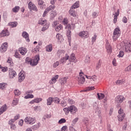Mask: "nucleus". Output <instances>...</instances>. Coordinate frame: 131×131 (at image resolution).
Wrapping results in <instances>:
<instances>
[{"label": "nucleus", "instance_id": "obj_1", "mask_svg": "<svg viewBox=\"0 0 131 131\" xmlns=\"http://www.w3.org/2000/svg\"><path fill=\"white\" fill-rule=\"evenodd\" d=\"M119 36H120V30L119 29V27H117V28L115 29L114 30L113 40L114 41L117 40Z\"/></svg>", "mask_w": 131, "mask_h": 131}, {"label": "nucleus", "instance_id": "obj_2", "mask_svg": "<svg viewBox=\"0 0 131 131\" xmlns=\"http://www.w3.org/2000/svg\"><path fill=\"white\" fill-rule=\"evenodd\" d=\"M25 122L27 124H33L35 123V118H32L31 117H27L24 119Z\"/></svg>", "mask_w": 131, "mask_h": 131}, {"label": "nucleus", "instance_id": "obj_3", "mask_svg": "<svg viewBox=\"0 0 131 131\" xmlns=\"http://www.w3.org/2000/svg\"><path fill=\"white\" fill-rule=\"evenodd\" d=\"M54 9H55V5L50 6L44 11L43 15H42V17H46V15H47V13H49V12H50V11L54 10Z\"/></svg>", "mask_w": 131, "mask_h": 131}, {"label": "nucleus", "instance_id": "obj_4", "mask_svg": "<svg viewBox=\"0 0 131 131\" xmlns=\"http://www.w3.org/2000/svg\"><path fill=\"white\" fill-rule=\"evenodd\" d=\"M38 61H39V56L37 55L34 59H32V64H31V66H36V64H38Z\"/></svg>", "mask_w": 131, "mask_h": 131}, {"label": "nucleus", "instance_id": "obj_5", "mask_svg": "<svg viewBox=\"0 0 131 131\" xmlns=\"http://www.w3.org/2000/svg\"><path fill=\"white\" fill-rule=\"evenodd\" d=\"M93 109L96 113H97V114H101V108L98 106V105L96 102L93 104Z\"/></svg>", "mask_w": 131, "mask_h": 131}, {"label": "nucleus", "instance_id": "obj_6", "mask_svg": "<svg viewBox=\"0 0 131 131\" xmlns=\"http://www.w3.org/2000/svg\"><path fill=\"white\" fill-rule=\"evenodd\" d=\"M83 74V72H80L79 73V76L78 77V82L79 83H81V84H83V83H84V81H85V79L84 78V77L82 76V75Z\"/></svg>", "mask_w": 131, "mask_h": 131}, {"label": "nucleus", "instance_id": "obj_7", "mask_svg": "<svg viewBox=\"0 0 131 131\" xmlns=\"http://www.w3.org/2000/svg\"><path fill=\"white\" fill-rule=\"evenodd\" d=\"M16 72L13 70V69H9V78H14L16 75Z\"/></svg>", "mask_w": 131, "mask_h": 131}, {"label": "nucleus", "instance_id": "obj_8", "mask_svg": "<svg viewBox=\"0 0 131 131\" xmlns=\"http://www.w3.org/2000/svg\"><path fill=\"white\" fill-rule=\"evenodd\" d=\"M124 100H125V98L123 96L118 95L116 97L115 102L117 103H121L122 102H123Z\"/></svg>", "mask_w": 131, "mask_h": 131}, {"label": "nucleus", "instance_id": "obj_9", "mask_svg": "<svg viewBox=\"0 0 131 131\" xmlns=\"http://www.w3.org/2000/svg\"><path fill=\"white\" fill-rule=\"evenodd\" d=\"M10 33L8 30H3L0 33V37H5V36H9Z\"/></svg>", "mask_w": 131, "mask_h": 131}, {"label": "nucleus", "instance_id": "obj_10", "mask_svg": "<svg viewBox=\"0 0 131 131\" xmlns=\"http://www.w3.org/2000/svg\"><path fill=\"white\" fill-rule=\"evenodd\" d=\"M18 52H19L20 54L23 55V56H25L27 53V49L23 47L20 48L18 49Z\"/></svg>", "mask_w": 131, "mask_h": 131}, {"label": "nucleus", "instance_id": "obj_11", "mask_svg": "<svg viewBox=\"0 0 131 131\" xmlns=\"http://www.w3.org/2000/svg\"><path fill=\"white\" fill-rule=\"evenodd\" d=\"M22 36L26 40L27 42H29V41H30V39H29V34H28L26 31L22 33Z\"/></svg>", "mask_w": 131, "mask_h": 131}, {"label": "nucleus", "instance_id": "obj_12", "mask_svg": "<svg viewBox=\"0 0 131 131\" xmlns=\"http://www.w3.org/2000/svg\"><path fill=\"white\" fill-rule=\"evenodd\" d=\"M70 109V112L71 113V114H74L75 113H76V112L77 111V108L75 107L74 105H72L70 107H69Z\"/></svg>", "mask_w": 131, "mask_h": 131}, {"label": "nucleus", "instance_id": "obj_13", "mask_svg": "<svg viewBox=\"0 0 131 131\" xmlns=\"http://www.w3.org/2000/svg\"><path fill=\"white\" fill-rule=\"evenodd\" d=\"M79 36H81L82 38H88L89 35H88V32L82 31L79 33Z\"/></svg>", "mask_w": 131, "mask_h": 131}, {"label": "nucleus", "instance_id": "obj_14", "mask_svg": "<svg viewBox=\"0 0 131 131\" xmlns=\"http://www.w3.org/2000/svg\"><path fill=\"white\" fill-rule=\"evenodd\" d=\"M58 78H59V75H56L55 76H54L50 81V84H54V83H55L57 81V79H58Z\"/></svg>", "mask_w": 131, "mask_h": 131}, {"label": "nucleus", "instance_id": "obj_15", "mask_svg": "<svg viewBox=\"0 0 131 131\" xmlns=\"http://www.w3.org/2000/svg\"><path fill=\"white\" fill-rule=\"evenodd\" d=\"M119 12H120V9H117V12L115 13V14H114V23H116L117 22V18L119 16Z\"/></svg>", "mask_w": 131, "mask_h": 131}, {"label": "nucleus", "instance_id": "obj_16", "mask_svg": "<svg viewBox=\"0 0 131 131\" xmlns=\"http://www.w3.org/2000/svg\"><path fill=\"white\" fill-rule=\"evenodd\" d=\"M125 52H130L131 51V45L130 43H125Z\"/></svg>", "mask_w": 131, "mask_h": 131}, {"label": "nucleus", "instance_id": "obj_17", "mask_svg": "<svg viewBox=\"0 0 131 131\" xmlns=\"http://www.w3.org/2000/svg\"><path fill=\"white\" fill-rule=\"evenodd\" d=\"M7 104H4L0 108V115H2L4 112H6L7 111Z\"/></svg>", "mask_w": 131, "mask_h": 131}, {"label": "nucleus", "instance_id": "obj_18", "mask_svg": "<svg viewBox=\"0 0 131 131\" xmlns=\"http://www.w3.org/2000/svg\"><path fill=\"white\" fill-rule=\"evenodd\" d=\"M25 79V76H24V74L20 73L18 74V81L19 82H22Z\"/></svg>", "mask_w": 131, "mask_h": 131}, {"label": "nucleus", "instance_id": "obj_19", "mask_svg": "<svg viewBox=\"0 0 131 131\" xmlns=\"http://www.w3.org/2000/svg\"><path fill=\"white\" fill-rule=\"evenodd\" d=\"M70 62H74V63H76V57H75V54L74 53H72L70 57Z\"/></svg>", "mask_w": 131, "mask_h": 131}, {"label": "nucleus", "instance_id": "obj_20", "mask_svg": "<svg viewBox=\"0 0 131 131\" xmlns=\"http://www.w3.org/2000/svg\"><path fill=\"white\" fill-rule=\"evenodd\" d=\"M8 49V42H4L1 47V50L4 52H6Z\"/></svg>", "mask_w": 131, "mask_h": 131}, {"label": "nucleus", "instance_id": "obj_21", "mask_svg": "<svg viewBox=\"0 0 131 131\" xmlns=\"http://www.w3.org/2000/svg\"><path fill=\"white\" fill-rule=\"evenodd\" d=\"M67 79H68V78L67 77H64L62 78L59 80V82H60L61 85H64L65 83L67 82Z\"/></svg>", "mask_w": 131, "mask_h": 131}, {"label": "nucleus", "instance_id": "obj_22", "mask_svg": "<svg viewBox=\"0 0 131 131\" xmlns=\"http://www.w3.org/2000/svg\"><path fill=\"white\" fill-rule=\"evenodd\" d=\"M38 24H40V25H42V26H45L47 25V20L45 19H41L39 20Z\"/></svg>", "mask_w": 131, "mask_h": 131}, {"label": "nucleus", "instance_id": "obj_23", "mask_svg": "<svg viewBox=\"0 0 131 131\" xmlns=\"http://www.w3.org/2000/svg\"><path fill=\"white\" fill-rule=\"evenodd\" d=\"M69 13L70 15H71V16H72L74 18L77 17V15H76V12H75V11L72 10V9L69 10Z\"/></svg>", "mask_w": 131, "mask_h": 131}, {"label": "nucleus", "instance_id": "obj_24", "mask_svg": "<svg viewBox=\"0 0 131 131\" xmlns=\"http://www.w3.org/2000/svg\"><path fill=\"white\" fill-rule=\"evenodd\" d=\"M18 103H19V99L18 98H14L13 100L12 106L14 107V106L18 105Z\"/></svg>", "mask_w": 131, "mask_h": 131}, {"label": "nucleus", "instance_id": "obj_25", "mask_svg": "<svg viewBox=\"0 0 131 131\" xmlns=\"http://www.w3.org/2000/svg\"><path fill=\"white\" fill-rule=\"evenodd\" d=\"M125 82V79H122L121 80H118L117 81H116V84H119V85L121 84H123Z\"/></svg>", "mask_w": 131, "mask_h": 131}, {"label": "nucleus", "instance_id": "obj_26", "mask_svg": "<svg viewBox=\"0 0 131 131\" xmlns=\"http://www.w3.org/2000/svg\"><path fill=\"white\" fill-rule=\"evenodd\" d=\"M79 7V2H76L75 4H73L72 7L71 8L72 10H73V9H77V8Z\"/></svg>", "mask_w": 131, "mask_h": 131}, {"label": "nucleus", "instance_id": "obj_27", "mask_svg": "<svg viewBox=\"0 0 131 131\" xmlns=\"http://www.w3.org/2000/svg\"><path fill=\"white\" fill-rule=\"evenodd\" d=\"M69 59V56H68V55L66 54V56L61 58L60 59V62L61 63H64V62H65V61H67V60H68Z\"/></svg>", "mask_w": 131, "mask_h": 131}, {"label": "nucleus", "instance_id": "obj_28", "mask_svg": "<svg viewBox=\"0 0 131 131\" xmlns=\"http://www.w3.org/2000/svg\"><path fill=\"white\" fill-rule=\"evenodd\" d=\"M47 104L48 105V106H51V105H52L53 102V98L49 97L48 99H47Z\"/></svg>", "mask_w": 131, "mask_h": 131}, {"label": "nucleus", "instance_id": "obj_29", "mask_svg": "<svg viewBox=\"0 0 131 131\" xmlns=\"http://www.w3.org/2000/svg\"><path fill=\"white\" fill-rule=\"evenodd\" d=\"M55 29L57 32H59V31H60V30H62L63 26H62V25H59L55 27Z\"/></svg>", "mask_w": 131, "mask_h": 131}, {"label": "nucleus", "instance_id": "obj_30", "mask_svg": "<svg viewBox=\"0 0 131 131\" xmlns=\"http://www.w3.org/2000/svg\"><path fill=\"white\" fill-rule=\"evenodd\" d=\"M8 25L12 28L16 27L17 25H18V23L16 21L10 22L8 24Z\"/></svg>", "mask_w": 131, "mask_h": 131}, {"label": "nucleus", "instance_id": "obj_31", "mask_svg": "<svg viewBox=\"0 0 131 131\" xmlns=\"http://www.w3.org/2000/svg\"><path fill=\"white\" fill-rule=\"evenodd\" d=\"M118 117L119 121H122V120L124 119V117H125V114L119 115Z\"/></svg>", "mask_w": 131, "mask_h": 131}, {"label": "nucleus", "instance_id": "obj_32", "mask_svg": "<svg viewBox=\"0 0 131 131\" xmlns=\"http://www.w3.org/2000/svg\"><path fill=\"white\" fill-rule=\"evenodd\" d=\"M32 60V59H31L30 57H28L25 59L26 63H27V64H30V65H31V64H32V62L31 61Z\"/></svg>", "mask_w": 131, "mask_h": 131}, {"label": "nucleus", "instance_id": "obj_33", "mask_svg": "<svg viewBox=\"0 0 131 131\" xmlns=\"http://www.w3.org/2000/svg\"><path fill=\"white\" fill-rule=\"evenodd\" d=\"M6 85H7V83L2 82L0 83V90L3 91L4 89H6Z\"/></svg>", "mask_w": 131, "mask_h": 131}, {"label": "nucleus", "instance_id": "obj_34", "mask_svg": "<svg viewBox=\"0 0 131 131\" xmlns=\"http://www.w3.org/2000/svg\"><path fill=\"white\" fill-rule=\"evenodd\" d=\"M97 97L99 100H102V99H104L105 95L103 93H97Z\"/></svg>", "mask_w": 131, "mask_h": 131}, {"label": "nucleus", "instance_id": "obj_35", "mask_svg": "<svg viewBox=\"0 0 131 131\" xmlns=\"http://www.w3.org/2000/svg\"><path fill=\"white\" fill-rule=\"evenodd\" d=\"M19 10H20V7H19V6H15L14 8H13L12 9V11L14 13H17V12L19 11Z\"/></svg>", "mask_w": 131, "mask_h": 131}, {"label": "nucleus", "instance_id": "obj_36", "mask_svg": "<svg viewBox=\"0 0 131 131\" xmlns=\"http://www.w3.org/2000/svg\"><path fill=\"white\" fill-rule=\"evenodd\" d=\"M52 50L53 47H52V45H49L46 47L47 52H52Z\"/></svg>", "mask_w": 131, "mask_h": 131}, {"label": "nucleus", "instance_id": "obj_37", "mask_svg": "<svg viewBox=\"0 0 131 131\" xmlns=\"http://www.w3.org/2000/svg\"><path fill=\"white\" fill-rule=\"evenodd\" d=\"M106 50L108 54H111V53H112V48H111V46L110 45H108L106 46Z\"/></svg>", "mask_w": 131, "mask_h": 131}, {"label": "nucleus", "instance_id": "obj_38", "mask_svg": "<svg viewBox=\"0 0 131 131\" xmlns=\"http://www.w3.org/2000/svg\"><path fill=\"white\" fill-rule=\"evenodd\" d=\"M53 102L55 103L56 104H59L60 103V99H59L58 97H55L53 98Z\"/></svg>", "mask_w": 131, "mask_h": 131}, {"label": "nucleus", "instance_id": "obj_39", "mask_svg": "<svg viewBox=\"0 0 131 131\" xmlns=\"http://www.w3.org/2000/svg\"><path fill=\"white\" fill-rule=\"evenodd\" d=\"M63 111L65 113V114H66V115H68L69 112H70V109H69V107H66L63 108Z\"/></svg>", "mask_w": 131, "mask_h": 131}, {"label": "nucleus", "instance_id": "obj_40", "mask_svg": "<svg viewBox=\"0 0 131 131\" xmlns=\"http://www.w3.org/2000/svg\"><path fill=\"white\" fill-rule=\"evenodd\" d=\"M14 93L15 96H20V95H21V92H20L19 90H15Z\"/></svg>", "mask_w": 131, "mask_h": 131}, {"label": "nucleus", "instance_id": "obj_41", "mask_svg": "<svg viewBox=\"0 0 131 131\" xmlns=\"http://www.w3.org/2000/svg\"><path fill=\"white\" fill-rule=\"evenodd\" d=\"M34 98V96L32 94H28L25 96V99H32Z\"/></svg>", "mask_w": 131, "mask_h": 131}, {"label": "nucleus", "instance_id": "obj_42", "mask_svg": "<svg viewBox=\"0 0 131 131\" xmlns=\"http://www.w3.org/2000/svg\"><path fill=\"white\" fill-rule=\"evenodd\" d=\"M50 13L51 17H52V18H55V16L57 15V13H56V11H51Z\"/></svg>", "mask_w": 131, "mask_h": 131}, {"label": "nucleus", "instance_id": "obj_43", "mask_svg": "<svg viewBox=\"0 0 131 131\" xmlns=\"http://www.w3.org/2000/svg\"><path fill=\"white\" fill-rule=\"evenodd\" d=\"M65 122H66V119H65L64 118H61L58 121V123L59 124H62V123H65Z\"/></svg>", "mask_w": 131, "mask_h": 131}, {"label": "nucleus", "instance_id": "obj_44", "mask_svg": "<svg viewBox=\"0 0 131 131\" xmlns=\"http://www.w3.org/2000/svg\"><path fill=\"white\" fill-rule=\"evenodd\" d=\"M35 101V103H40V102H41V101H42V99L41 98H37L34 99Z\"/></svg>", "mask_w": 131, "mask_h": 131}, {"label": "nucleus", "instance_id": "obj_45", "mask_svg": "<svg viewBox=\"0 0 131 131\" xmlns=\"http://www.w3.org/2000/svg\"><path fill=\"white\" fill-rule=\"evenodd\" d=\"M124 55V52L123 51H120L119 55H118V58H122Z\"/></svg>", "mask_w": 131, "mask_h": 131}, {"label": "nucleus", "instance_id": "obj_46", "mask_svg": "<svg viewBox=\"0 0 131 131\" xmlns=\"http://www.w3.org/2000/svg\"><path fill=\"white\" fill-rule=\"evenodd\" d=\"M83 122L84 124H89V119L88 118H84L83 119Z\"/></svg>", "mask_w": 131, "mask_h": 131}, {"label": "nucleus", "instance_id": "obj_47", "mask_svg": "<svg viewBox=\"0 0 131 131\" xmlns=\"http://www.w3.org/2000/svg\"><path fill=\"white\" fill-rule=\"evenodd\" d=\"M7 62H8L9 64H10V66H13V61H12V58H8Z\"/></svg>", "mask_w": 131, "mask_h": 131}, {"label": "nucleus", "instance_id": "obj_48", "mask_svg": "<svg viewBox=\"0 0 131 131\" xmlns=\"http://www.w3.org/2000/svg\"><path fill=\"white\" fill-rule=\"evenodd\" d=\"M62 107H65L67 106V103L65 101H62L60 103Z\"/></svg>", "mask_w": 131, "mask_h": 131}, {"label": "nucleus", "instance_id": "obj_49", "mask_svg": "<svg viewBox=\"0 0 131 131\" xmlns=\"http://www.w3.org/2000/svg\"><path fill=\"white\" fill-rule=\"evenodd\" d=\"M59 61H56V62L53 63V67H54V68H56L57 67H58V66H59Z\"/></svg>", "mask_w": 131, "mask_h": 131}, {"label": "nucleus", "instance_id": "obj_50", "mask_svg": "<svg viewBox=\"0 0 131 131\" xmlns=\"http://www.w3.org/2000/svg\"><path fill=\"white\" fill-rule=\"evenodd\" d=\"M101 67V60H99L97 64L96 65V69H100Z\"/></svg>", "mask_w": 131, "mask_h": 131}, {"label": "nucleus", "instance_id": "obj_51", "mask_svg": "<svg viewBox=\"0 0 131 131\" xmlns=\"http://www.w3.org/2000/svg\"><path fill=\"white\" fill-rule=\"evenodd\" d=\"M77 121H78V118H75L72 121V123H73L72 125H74V124H75V123H76Z\"/></svg>", "mask_w": 131, "mask_h": 131}, {"label": "nucleus", "instance_id": "obj_52", "mask_svg": "<svg viewBox=\"0 0 131 131\" xmlns=\"http://www.w3.org/2000/svg\"><path fill=\"white\" fill-rule=\"evenodd\" d=\"M31 10H33V11H35V12H37V8L35 5H33Z\"/></svg>", "mask_w": 131, "mask_h": 131}, {"label": "nucleus", "instance_id": "obj_53", "mask_svg": "<svg viewBox=\"0 0 131 131\" xmlns=\"http://www.w3.org/2000/svg\"><path fill=\"white\" fill-rule=\"evenodd\" d=\"M10 128L15 130V129H16V125L14 124L10 125Z\"/></svg>", "mask_w": 131, "mask_h": 131}, {"label": "nucleus", "instance_id": "obj_54", "mask_svg": "<svg viewBox=\"0 0 131 131\" xmlns=\"http://www.w3.org/2000/svg\"><path fill=\"white\" fill-rule=\"evenodd\" d=\"M91 80H93V81H96L97 80V77H96V75L91 76Z\"/></svg>", "mask_w": 131, "mask_h": 131}, {"label": "nucleus", "instance_id": "obj_55", "mask_svg": "<svg viewBox=\"0 0 131 131\" xmlns=\"http://www.w3.org/2000/svg\"><path fill=\"white\" fill-rule=\"evenodd\" d=\"M43 1L42 0H38V4L39 6H42L43 5Z\"/></svg>", "mask_w": 131, "mask_h": 131}, {"label": "nucleus", "instance_id": "obj_56", "mask_svg": "<svg viewBox=\"0 0 131 131\" xmlns=\"http://www.w3.org/2000/svg\"><path fill=\"white\" fill-rule=\"evenodd\" d=\"M56 38L58 39V40H60V39L62 38V35L60 34H57Z\"/></svg>", "mask_w": 131, "mask_h": 131}, {"label": "nucleus", "instance_id": "obj_57", "mask_svg": "<svg viewBox=\"0 0 131 131\" xmlns=\"http://www.w3.org/2000/svg\"><path fill=\"white\" fill-rule=\"evenodd\" d=\"M19 118H20V115L17 114L15 116H14V120L15 121H16V120H17V119H19Z\"/></svg>", "mask_w": 131, "mask_h": 131}, {"label": "nucleus", "instance_id": "obj_58", "mask_svg": "<svg viewBox=\"0 0 131 131\" xmlns=\"http://www.w3.org/2000/svg\"><path fill=\"white\" fill-rule=\"evenodd\" d=\"M34 4H32L31 2H29V4H28V8L30 10H31V8L32 7V6L34 5Z\"/></svg>", "mask_w": 131, "mask_h": 131}, {"label": "nucleus", "instance_id": "obj_59", "mask_svg": "<svg viewBox=\"0 0 131 131\" xmlns=\"http://www.w3.org/2000/svg\"><path fill=\"white\" fill-rule=\"evenodd\" d=\"M93 90H95V87H94V86L88 87L87 88V89L86 90V91H93Z\"/></svg>", "mask_w": 131, "mask_h": 131}, {"label": "nucleus", "instance_id": "obj_60", "mask_svg": "<svg viewBox=\"0 0 131 131\" xmlns=\"http://www.w3.org/2000/svg\"><path fill=\"white\" fill-rule=\"evenodd\" d=\"M39 46L40 45L38 44V46L36 47V48L34 49L35 52H39Z\"/></svg>", "mask_w": 131, "mask_h": 131}, {"label": "nucleus", "instance_id": "obj_61", "mask_svg": "<svg viewBox=\"0 0 131 131\" xmlns=\"http://www.w3.org/2000/svg\"><path fill=\"white\" fill-rule=\"evenodd\" d=\"M122 21L123 23H127V18L126 17L124 16L123 17Z\"/></svg>", "mask_w": 131, "mask_h": 131}, {"label": "nucleus", "instance_id": "obj_62", "mask_svg": "<svg viewBox=\"0 0 131 131\" xmlns=\"http://www.w3.org/2000/svg\"><path fill=\"white\" fill-rule=\"evenodd\" d=\"M118 113H119V115L124 114V113H123V110L120 108V110L118 111Z\"/></svg>", "mask_w": 131, "mask_h": 131}, {"label": "nucleus", "instance_id": "obj_63", "mask_svg": "<svg viewBox=\"0 0 131 131\" xmlns=\"http://www.w3.org/2000/svg\"><path fill=\"white\" fill-rule=\"evenodd\" d=\"M14 57H15V58H20V54H19V53H18V52H15Z\"/></svg>", "mask_w": 131, "mask_h": 131}, {"label": "nucleus", "instance_id": "obj_64", "mask_svg": "<svg viewBox=\"0 0 131 131\" xmlns=\"http://www.w3.org/2000/svg\"><path fill=\"white\" fill-rule=\"evenodd\" d=\"M126 71H131V66H129L125 69Z\"/></svg>", "mask_w": 131, "mask_h": 131}]
</instances>
